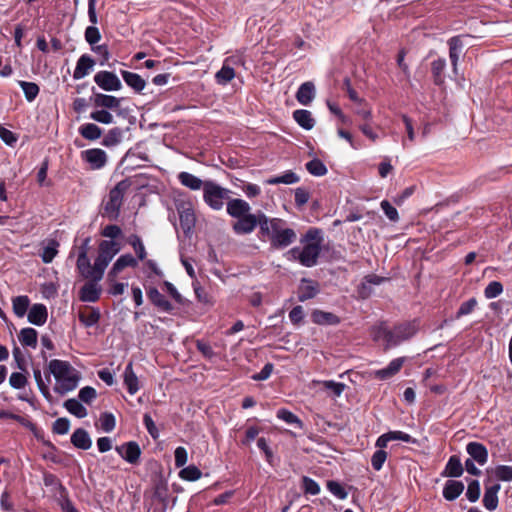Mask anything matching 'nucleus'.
<instances>
[{
    "label": "nucleus",
    "instance_id": "obj_1",
    "mask_svg": "<svg viewBox=\"0 0 512 512\" xmlns=\"http://www.w3.org/2000/svg\"><path fill=\"white\" fill-rule=\"evenodd\" d=\"M324 241L323 231L317 227H310L300 238V247H293L287 252L288 259L298 261L304 267H314L322 251Z\"/></svg>",
    "mask_w": 512,
    "mask_h": 512
},
{
    "label": "nucleus",
    "instance_id": "obj_2",
    "mask_svg": "<svg viewBox=\"0 0 512 512\" xmlns=\"http://www.w3.org/2000/svg\"><path fill=\"white\" fill-rule=\"evenodd\" d=\"M285 222L279 218L263 217L261 223V236L268 238L273 249H284L297 239L295 230L285 228Z\"/></svg>",
    "mask_w": 512,
    "mask_h": 512
},
{
    "label": "nucleus",
    "instance_id": "obj_3",
    "mask_svg": "<svg viewBox=\"0 0 512 512\" xmlns=\"http://www.w3.org/2000/svg\"><path fill=\"white\" fill-rule=\"evenodd\" d=\"M49 374L46 375L48 382H50V374L56 380L54 391L60 395H64L74 390L79 382L77 371L67 361L53 359L48 365Z\"/></svg>",
    "mask_w": 512,
    "mask_h": 512
},
{
    "label": "nucleus",
    "instance_id": "obj_4",
    "mask_svg": "<svg viewBox=\"0 0 512 512\" xmlns=\"http://www.w3.org/2000/svg\"><path fill=\"white\" fill-rule=\"evenodd\" d=\"M155 470L151 474V507L152 512H165L169 508L170 496L167 480L161 473L156 462L153 463Z\"/></svg>",
    "mask_w": 512,
    "mask_h": 512
},
{
    "label": "nucleus",
    "instance_id": "obj_5",
    "mask_svg": "<svg viewBox=\"0 0 512 512\" xmlns=\"http://www.w3.org/2000/svg\"><path fill=\"white\" fill-rule=\"evenodd\" d=\"M128 191V179H123L116 184L109 192L108 199L103 201L102 215L110 221H116L120 214V208L125 194Z\"/></svg>",
    "mask_w": 512,
    "mask_h": 512
},
{
    "label": "nucleus",
    "instance_id": "obj_6",
    "mask_svg": "<svg viewBox=\"0 0 512 512\" xmlns=\"http://www.w3.org/2000/svg\"><path fill=\"white\" fill-rule=\"evenodd\" d=\"M417 330L418 328L415 321L405 322L396 325L393 330L380 328L378 331V337H383L386 342L385 349H389L412 338L416 334Z\"/></svg>",
    "mask_w": 512,
    "mask_h": 512
},
{
    "label": "nucleus",
    "instance_id": "obj_7",
    "mask_svg": "<svg viewBox=\"0 0 512 512\" xmlns=\"http://www.w3.org/2000/svg\"><path fill=\"white\" fill-rule=\"evenodd\" d=\"M231 191L222 187L212 180H206L203 200L204 202L215 211L222 210L225 203L230 200Z\"/></svg>",
    "mask_w": 512,
    "mask_h": 512
},
{
    "label": "nucleus",
    "instance_id": "obj_8",
    "mask_svg": "<svg viewBox=\"0 0 512 512\" xmlns=\"http://www.w3.org/2000/svg\"><path fill=\"white\" fill-rule=\"evenodd\" d=\"M267 217L264 213L259 212L257 215L248 213L237 219L233 223L232 229L237 235H245L252 233L257 226L261 229L262 218ZM261 234V230H259Z\"/></svg>",
    "mask_w": 512,
    "mask_h": 512
},
{
    "label": "nucleus",
    "instance_id": "obj_9",
    "mask_svg": "<svg viewBox=\"0 0 512 512\" xmlns=\"http://www.w3.org/2000/svg\"><path fill=\"white\" fill-rule=\"evenodd\" d=\"M110 261L98 252V256L91 265L90 259H88L87 267H79L77 270L83 278H93L94 280H101L103 278L105 269L107 268Z\"/></svg>",
    "mask_w": 512,
    "mask_h": 512
},
{
    "label": "nucleus",
    "instance_id": "obj_10",
    "mask_svg": "<svg viewBox=\"0 0 512 512\" xmlns=\"http://www.w3.org/2000/svg\"><path fill=\"white\" fill-rule=\"evenodd\" d=\"M96 1L97 0H88V17L89 21L93 24L92 26H88L85 30V40L90 45H95L100 39L101 34L99 29L95 26L97 24V14H96Z\"/></svg>",
    "mask_w": 512,
    "mask_h": 512
},
{
    "label": "nucleus",
    "instance_id": "obj_11",
    "mask_svg": "<svg viewBox=\"0 0 512 512\" xmlns=\"http://www.w3.org/2000/svg\"><path fill=\"white\" fill-rule=\"evenodd\" d=\"M95 83L105 91H118L122 84L117 75L110 71H99L94 76Z\"/></svg>",
    "mask_w": 512,
    "mask_h": 512
},
{
    "label": "nucleus",
    "instance_id": "obj_12",
    "mask_svg": "<svg viewBox=\"0 0 512 512\" xmlns=\"http://www.w3.org/2000/svg\"><path fill=\"white\" fill-rule=\"evenodd\" d=\"M88 281L81 287L79 291V299L83 302L94 303L99 300L102 289L98 285L100 280L86 278Z\"/></svg>",
    "mask_w": 512,
    "mask_h": 512
},
{
    "label": "nucleus",
    "instance_id": "obj_13",
    "mask_svg": "<svg viewBox=\"0 0 512 512\" xmlns=\"http://www.w3.org/2000/svg\"><path fill=\"white\" fill-rule=\"evenodd\" d=\"M463 38V35H457L448 40L449 58L454 74H458V61L464 50Z\"/></svg>",
    "mask_w": 512,
    "mask_h": 512
},
{
    "label": "nucleus",
    "instance_id": "obj_14",
    "mask_svg": "<svg viewBox=\"0 0 512 512\" xmlns=\"http://www.w3.org/2000/svg\"><path fill=\"white\" fill-rule=\"evenodd\" d=\"M147 296L150 302L158 308V310L170 314L174 313V306L170 301L166 299V297L159 292V290L155 287H150L147 291Z\"/></svg>",
    "mask_w": 512,
    "mask_h": 512
},
{
    "label": "nucleus",
    "instance_id": "obj_15",
    "mask_svg": "<svg viewBox=\"0 0 512 512\" xmlns=\"http://www.w3.org/2000/svg\"><path fill=\"white\" fill-rule=\"evenodd\" d=\"M501 486L499 483L493 482L491 483L488 481V483H485V492L483 496V505L484 507L489 510L493 511L498 506V492L500 490Z\"/></svg>",
    "mask_w": 512,
    "mask_h": 512
},
{
    "label": "nucleus",
    "instance_id": "obj_16",
    "mask_svg": "<svg viewBox=\"0 0 512 512\" xmlns=\"http://www.w3.org/2000/svg\"><path fill=\"white\" fill-rule=\"evenodd\" d=\"M83 159L88 162L93 169H100L106 164V153L102 149L93 148L82 151Z\"/></svg>",
    "mask_w": 512,
    "mask_h": 512
},
{
    "label": "nucleus",
    "instance_id": "obj_17",
    "mask_svg": "<svg viewBox=\"0 0 512 512\" xmlns=\"http://www.w3.org/2000/svg\"><path fill=\"white\" fill-rule=\"evenodd\" d=\"M466 452L470 458L475 460L479 465H484L488 461V450L486 446L480 442H469L466 445Z\"/></svg>",
    "mask_w": 512,
    "mask_h": 512
},
{
    "label": "nucleus",
    "instance_id": "obj_18",
    "mask_svg": "<svg viewBox=\"0 0 512 512\" xmlns=\"http://www.w3.org/2000/svg\"><path fill=\"white\" fill-rule=\"evenodd\" d=\"M251 206L243 199L235 198L227 202L226 211L233 218H240L250 213Z\"/></svg>",
    "mask_w": 512,
    "mask_h": 512
},
{
    "label": "nucleus",
    "instance_id": "obj_19",
    "mask_svg": "<svg viewBox=\"0 0 512 512\" xmlns=\"http://www.w3.org/2000/svg\"><path fill=\"white\" fill-rule=\"evenodd\" d=\"M405 362V357L393 359L387 367L376 370L374 375L379 380H387L396 375L402 368Z\"/></svg>",
    "mask_w": 512,
    "mask_h": 512
},
{
    "label": "nucleus",
    "instance_id": "obj_20",
    "mask_svg": "<svg viewBox=\"0 0 512 512\" xmlns=\"http://www.w3.org/2000/svg\"><path fill=\"white\" fill-rule=\"evenodd\" d=\"M48 317V311L44 304L36 303L33 304L28 312L29 323L42 326L46 323Z\"/></svg>",
    "mask_w": 512,
    "mask_h": 512
},
{
    "label": "nucleus",
    "instance_id": "obj_21",
    "mask_svg": "<svg viewBox=\"0 0 512 512\" xmlns=\"http://www.w3.org/2000/svg\"><path fill=\"white\" fill-rule=\"evenodd\" d=\"M180 226L185 234L191 232L195 226L196 218L192 208L181 205L178 208Z\"/></svg>",
    "mask_w": 512,
    "mask_h": 512
},
{
    "label": "nucleus",
    "instance_id": "obj_22",
    "mask_svg": "<svg viewBox=\"0 0 512 512\" xmlns=\"http://www.w3.org/2000/svg\"><path fill=\"white\" fill-rule=\"evenodd\" d=\"M315 94L316 90L314 83L307 81L301 84L298 88L296 92V99L300 104L307 106L313 101Z\"/></svg>",
    "mask_w": 512,
    "mask_h": 512
},
{
    "label": "nucleus",
    "instance_id": "obj_23",
    "mask_svg": "<svg viewBox=\"0 0 512 512\" xmlns=\"http://www.w3.org/2000/svg\"><path fill=\"white\" fill-rule=\"evenodd\" d=\"M319 293V286L317 282L309 279H302V284L299 286L298 300L305 302L314 298Z\"/></svg>",
    "mask_w": 512,
    "mask_h": 512
},
{
    "label": "nucleus",
    "instance_id": "obj_24",
    "mask_svg": "<svg viewBox=\"0 0 512 512\" xmlns=\"http://www.w3.org/2000/svg\"><path fill=\"white\" fill-rule=\"evenodd\" d=\"M94 65V59L88 54H83L77 61L73 73V78L76 80L84 78L86 75L89 74V71L93 68Z\"/></svg>",
    "mask_w": 512,
    "mask_h": 512
},
{
    "label": "nucleus",
    "instance_id": "obj_25",
    "mask_svg": "<svg viewBox=\"0 0 512 512\" xmlns=\"http://www.w3.org/2000/svg\"><path fill=\"white\" fill-rule=\"evenodd\" d=\"M130 246L137 256V259L130 256V268H134L138 265V260L142 261L146 258L147 253L141 238L137 235H130Z\"/></svg>",
    "mask_w": 512,
    "mask_h": 512
},
{
    "label": "nucleus",
    "instance_id": "obj_26",
    "mask_svg": "<svg viewBox=\"0 0 512 512\" xmlns=\"http://www.w3.org/2000/svg\"><path fill=\"white\" fill-rule=\"evenodd\" d=\"M312 321L318 325H338L340 323V317L332 312H326L316 309L311 315Z\"/></svg>",
    "mask_w": 512,
    "mask_h": 512
},
{
    "label": "nucleus",
    "instance_id": "obj_27",
    "mask_svg": "<svg viewBox=\"0 0 512 512\" xmlns=\"http://www.w3.org/2000/svg\"><path fill=\"white\" fill-rule=\"evenodd\" d=\"M178 180L181 185L189 188L190 190L197 191L202 189L204 191L206 181L201 180L189 172H180L178 174Z\"/></svg>",
    "mask_w": 512,
    "mask_h": 512
},
{
    "label": "nucleus",
    "instance_id": "obj_28",
    "mask_svg": "<svg viewBox=\"0 0 512 512\" xmlns=\"http://www.w3.org/2000/svg\"><path fill=\"white\" fill-rule=\"evenodd\" d=\"M71 443L78 449L88 450L92 446L89 433L83 428H77L71 435Z\"/></svg>",
    "mask_w": 512,
    "mask_h": 512
},
{
    "label": "nucleus",
    "instance_id": "obj_29",
    "mask_svg": "<svg viewBox=\"0 0 512 512\" xmlns=\"http://www.w3.org/2000/svg\"><path fill=\"white\" fill-rule=\"evenodd\" d=\"M464 491V484L458 480H447L443 488V497L448 501L458 498Z\"/></svg>",
    "mask_w": 512,
    "mask_h": 512
},
{
    "label": "nucleus",
    "instance_id": "obj_30",
    "mask_svg": "<svg viewBox=\"0 0 512 512\" xmlns=\"http://www.w3.org/2000/svg\"><path fill=\"white\" fill-rule=\"evenodd\" d=\"M463 472L464 468L459 456L452 455L448 459L442 475L451 478H458L462 476Z\"/></svg>",
    "mask_w": 512,
    "mask_h": 512
},
{
    "label": "nucleus",
    "instance_id": "obj_31",
    "mask_svg": "<svg viewBox=\"0 0 512 512\" xmlns=\"http://www.w3.org/2000/svg\"><path fill=\"white\" fill-rule=\"evenodd\" d=\"M293 119L305 130H311L315 126V119L309 110L297 109L293 112Z\"/></svg>",
    "mask_w": 512,
    "mask_h": 512
},
{
    "label": "nucleus",
    "instance_id": "obj_32",
    "mask_svg": "<svg viewBox=\"0 0 512 512\" xmlns=\"http://www.w3.org/2000/svg\"><path fill=\"white\" fill-rule=\"evenodd\" d=\"M120 249L121 245L117 240H102L98 252L111 261Z\"/></svg>",
    "mask_w": 512,
    "mask_h": 512
},
{
    "label": "nucleus",
    "instance_id": "obj_33",
    "mask_svg": "<svg viewBox=\"0 0 512 512\" xmlns=\"http://www.w3.org/2000/svg\"><path fill=\"white\" fill-rule=\"evenodd\" d=\"M299 181H300V177L295 172H293L291 170H287L282 175L268 178L265 181V183L268 185H277V184L290 185V184L298 183Z\"/></svg>",
    "mask_w": 512,
    "mask_h": 512
},
{
    "label": "nucleus",
    "instance_id": "obj_34",
    "mask_svg": "<svg viewBox=\"0 0 512 512\" xmlns=\"http://www.w3.org/2000/svg\"><path fill=\"white\" fill-rule=\"evenodd\" d=\"M446 68V59L437 58L431 63V72L433 76V82L435 85H442L444 83V70Z\"/></svg>",
    "mask_w": 512,
    "mask_h": 512
},
{
    "label": "nucleus",
    "instance_id": "obj_35",
    "mask_svg": "<svg viewBox=\"0 0 512 512\" xmlns=\"http://www.w3.org/2000/svg\"><path fill=\"white\" fill-rule=\"evenodd\" d=\"M18 339L23 346L35 349L37 347L38 332L31 327L23 328L18 335Z\"/></svg>",
    "mask_w": 512,
    "mask_h": 512
},
{
    "label": "nucleus",
    "instance_id": "obj_36",
    "mask_svg": "<svg viewBox=\"0 0 512 512\" xmlns=\"http://www.w3.org/2000/svg\"><path fill=\"white\" fill-rule=\"evenodd\" d=\"M121 99L102 93H94V104L97 107L115 109L119 106Z\"/></svg>",
    "mask_w": 512,
    "mask_h": 512
},
{
    "label": "nucleus",
    "instance_id": "obj_37",
    "mask_svg": "<svg viewBox=\"0 0 512 512\" xmlns=\"http://www.w3.org/2000/svg\"><path fill=\"white\" fill-rule=\"evenodd\" d=\"M79 133L87 140H97L102 135V130L96 124L86 123L79 127Z\"/></svg>",
    "mask_w": 512,
    "mask_h": 512
},
{
    "label": "nucleus",
    "instance_id": "obj_38",
    "mask_svg": "<svg viewBox=\"0 0 512 512\" xmlns=\"http://www.w3.org/2000/svg\"><path fill=\"white\" fill-rule=\"evenodd\" d=\"M12 304L14 314L21 318L24 317V315L27 313L30 305V299L26 295L17 296L13 298Z\"/></svg>",
    "mask_w": 512,
    "mask_h": 512
},
{
    "label": "nucleus",
    "instance_id": "obj_39",
    "mask_svg": "<svg viewBox=\"0 0 512 512\" xmlns=\"http://www.w3.org/2000/svg\"><path fill=\"white\" fill-rule=\"evenodd\" d=\"M64 407L69 413L73 414L77 418H84L87 416V409L77 399L71 398L64 402Z\"/></svg>",
    "mask_w": 512,
    "mask_h": 512
},
{
    "label": "nucleus",
    "instance_id": "obj_40",
    "mask_svg": "<svg viewBox=\"0 0 512 512\" xmlns=\"http://www.w3.org/2000/svg\"><path fill=\"white\" fill-rule=\"evenodd\" d=\"M306 170L313 176L321 177L327 174L325 164L318 158H314L305 164Z\"/></svg>",
    "mask_w": 512,
    "mask_h": 512
},
{
    "label": "nucleus",
    "instance_id": "obj_41",
    "mask_svg": "<svg viewBox=\"0 0 512 512\" xmlns=\"http://www.w3.org/2000/svg\"><path fill=\"white\" fill-rule=\"evenodd\" d=\"M19 86L22 88L25 98L28 102H32L39 94L40 88L34 82L18 81Z\"/></svg>",
    "mask_w": 512,
    "mask_h": 512
},
{
    "label": "nucleus",
    "instance_id": "obj_42",
    "mask_svg": "<svg viewBox=\"0 0 512 512\" xmlns=\"http://www.w3.org/2000/svg\"><path fill=\"white\" fill-rule=\"evenodd\" d=\"M327 489L331 494H333L336 498L343 500L347 498L348 491L344 484L335 481V480H329L327 481Z\"/></svg>",
    "mask_w": 512,
    "mask_h": 512
},
{
    "label": "nucleus",
    "instance_id": "obj_43",
    "mask_svg": "<svg viewBox=\"0 0 512 512\" xmlns=\"http://www.w3.org/2000/svg\"><path fill=\"white\" fill-rule=\"evenodd\" d=\"M91 241V238L90 237H86L82 244L79 246L78 248V258H77V263H76V267L77 269L79 267H87L88 265V250H89V243Z\"/></svg>",
    "mask_w": 512,
    "mask_h": 512
},
{
    "label": "nucleus",
    "instance_id": "obj_44",
    "mask_svg": "<svg viewBox=\"0 0 512 512\" xmlns=\"http://www.w3.org/2000/svg\"><path fill=\"white\" fill-rule=\"evenodd\" d=\"M277 418L285 421L287 424L296 425L298 428L303 427V422L299 419V417L288 409H279L277 411Z\"/></svg>",
    "mask_w": 512,
    "mask_h": 512
},
{
    "label": "nucleus",
    "instance_id": "obj_45",
    "mask_svg": "<svg viewBox=\"0 0 512 512\" xmlns=\"http://www.w3.org/2000/svg\"><path fill=\"white\" fill-rule=\"evenodd\" d=\"M235 77V71L232 67L223 65L215 74L216 82L220 85L228 84Z\"/></svg>",
    "mask_w": 512,
    "mask_h": 512
},
{
    "label": "nucleus",
    "instance_id": "obj_46",
    "mask_svg": "<svg viewBox=\"0 0 512 512\" xmlns=\"http://www.w3.org/2000/svg\"><path fill=\"white\" fill-rule=\"evenodd\" d=\"M99 421H100L101 429L104 432L109 433L112 430H114L115 425H116V419L112 413H110V412L101 413Z\"/></svg>",
    "mask_w": 512,
    "mask_h": 512
},
{
    "label": "nucleus",
    "instance_id": "obj_47",
    "mask_svg": "<svg viewBox=\"0 0 512 512\" xmlns=\"http://www.w3.org/2000/svg\"><path fill=\"white\" fill-rule=\"evenodd\" d=\"M477 304L478 302L475 297H472L467 301L463 302L455 314V319H460L461 317L472 313L476 308Z\"/></svg>",
    "mask_w": 512,
    "mask_h": 512
},
{
    "label": "nucleus",
    "instance_id": "obj_48",
    "mask_svg": "<svg viewBox=\"0 0 512 512\" xmlns=\"http://www.w3.org/2000/svg\"><path fill=\"white\" fill-rule=\"evenodd\" d=\"M201 475H202L201 470L199 468H197L195 465L187 466V467L183 468L179 473V476L183 480H187V481H196V480L200 479Z\"/></svg>",
    "mask_w": 512,
    "mask_h": 512
},
{
    "label": "nucleus",
    "instance_id": "obj_49",
    "mask_svg": "<svg viewBox=\"0 0 512 512\" xmlns=\"http://www.w3.org/2000/svg\"><path fill=\"white\" fill-rule=\"evenodd\" d=\"M122 139V131L119 128L111 129L104 137L102 144L106 147L114 146L120 143Z\"/></svg>",
    "mask_w": 512,
    "mask_h": 512
},
{
    "label": "nucleus",
    "instance_id": "obj_50",
    "mask_svg": "<svg viewBox=\"0 0 512 512\" xmlns=\"http://www.w3.org/2000/svg\"><path fill=\"white\" fill-rule=\"evenodd\" d=\"M126 267H128V253L122 254L117 261L113 264L108 277L110 279L115 278L119 272L124 270Z\"/></svg>",
    "mask_w": 512,
    "mask_h": 512
},
{
    "label": "nucleus",
    "instance_id": "obj_51",
    "mask_svg": "<svg viewBox=\"0 0 512 512\" xmlns=\"http://www.w3.org/2000/svg\"><path fill=\"white\" fill-rule=\"evenodd\" d=\"M325 390L330 391L333 396L339 397L346 388V385L341 382H335L333 380H325L322 382Z\"/></svg>",
    "mask_w": 512,
    "mask_h": 512
},
{
    "label": "nucleus",
    "instance_id": "obj_52",
    "mask_svg": "<svg viewBox=\"0 0 512 512\" xmlns=\"http://www.w3.org/2000/svg\"><path fill=\"white\" fill-rule=\"evenodd\" d=\"M79 319L86 327H91L99 321L100 312L97 309H92L89 313H80Z\"/></svg>",
    "mask_w": 512,
    "mask_h": 512
},
{
    "label": "nucleus",
    "instance_id": "obj_53",
    "mask_svg": "<svg viewBox=\"0 0 512 512\" xmlns=\"http://www.w3.org/2000/svg\"><path fill=\"white\" fill-rule=\"evenodd\" d=\"M302 489L304 493L310 495H317L320 492L319 484L308 476L302 477Z\"/></svg>",
    "mask_w": 512,
    "mask_h": 512
},
{
    "label": "nucleus",
    "instance_id": "obj_54",
    "mask_svg": "<svg viewBox=\"0 0 512 512\" xmlns=\"http://www.w3.org/2000/svg\"><path fill=\"white\" fill-rule=\"evenodd\" d=\"M70 420L66 417L58 418L52 426L54 434L65 435L69 432Z\"/></svg>",
    "mask_w": 512,
    "mask_h": 512
},
{
    "label": "nucleus",
    "instance_id": "obj_55",
    "mask_svg": "<svg viewBox=\"0 0 512 512\" xmlns=\"http://www.w3.org/2000/svg\"><path fill=\"white\" fill-rule=\"evenodd\" d=\"M494 475L500 481H512V466L498 465L494 469Z\"/></svg>",
    "mask_w": 512,
    "mask_h": 512
},
{
    "label": "nucleus",
    "instance_id": "obj_56",
    "mask_svg": "<svg viewBox=\"0 0 512 512\" xmlns=\"http://www.w3.org/2000/svg\"><path fill=\"white\" fill-rule=\"evenodd\" d=\"M503 292V285L499 281L490 282L485 290L484 295L487 299H493Z\"/></svg>",
    "mask_w": 512,
    "mask_h": 512
},
{
    "label": "nucleus",
    "instance_id": "obj_57",
    "mask_svg": "<svg viewBox=\"0 0 512 512\" xmlns=\"http://www.w3.org/2000/svg\"><path fill=\"white\" fill-rule=\"evenodd\" d=\"M33 375L36 381V384L38 386L39 391L41 394L47 399L50 400L51 394L49 392V388L47 384L43 381L41 371L39 368H34Z\"/></svg>",
    "mask_w": 512,
    "mask_h": 512
},
{
    "label": "nucleus",
    "instance_id": "obj_58",
    "mask_svg": "<svg viewBox=\"0 0 512 512\" xmlns=\"http://www.w3.org/2000/svg\"><path fill=\"white\" fill-rule=\"evenodd\" d=\"M466 497L470 502H476L480 497V483L478 480H471L468 483Z\"/></svg>",
    "mask_w": 512,
    "mask_h": 512
},
{
    "label": "nucleus",
    "instance_id": "obj_59",
    "mask_svg": "<svg viewBox=\"0 0 512 512\" xmlns=\"http://www.w3.org/2000/svg\"><path fill=\"white\" fill-rule=\"evenodd\" d=\"M27 382V377L21 372H13L9 378V384L14 389L24 388Z\"/></svg>",
    "mask_w": 512,
    "mask_h": 512
},
{
    "label": "nucleus",
    "instance_id": "obj_60",
    "mask_svg": "<svg viewBox=\"0 0 512 512\" xmlns=\"http://www.w3.org/2000/svg\"><path fill=\"white\" fill-rule=\"evenodd\" d=\"M387 459V452L378 449L374 452L371 458V465L374 470L379 471L382 469L384 462Z\"/></svg>",
    "mask_w": 512,
    "mask_h": 512
},
{
    "label": "nucleus",
    "instance_id": "obj_61",
    "mask_svg": "<svg viewBox=\"0 0 512 512\" xmlns=\"http://www.w3.org/2000/svg\"><path fill=\"white\" fill-rule=\"evenodd\" d=\"M57 246H58V243L55 242V241H52L51 244H49L48 246H46L43 249V252L41 254V258H42V261L44 263L52 262V260L54 259V257L58 253L57 248H56Z\"/></svg>",
    "mask_w": 512,
    "mask_h": 512
},
{
    "label": "nucleus",
    "instance_id": "obj_62",
    "mask_svg": "<svg viewBox=\"0 0 512 512\" xmlns=\"http://www.w3.org/2000/svg\"><path fill=\"white\" fill-rule=\"evenodd\" d=\"M97 396L96 390L91 386H85L80 389L78 397L80 401L90 404Z\"/></svg>",
    "mask_w": 512,
    "mask_h": 512
},
{
    "label": "nucleus",
    "instance_id": "obj_63",
    "mask_svg": "<svg viewBox=\"0 0 512 512\" xmlns=\"http://www.w3.org/2000/svg\"><path fill=\"white\" fill-rule=\"evenodd\" d=\"M384 214L390 221L397 222L399 220V214L395 207L387 200H383L380 204Z\"/></svg>",
    "mask_w": 512,
    "mask_h": 512
},
{
    "label": "nucleus",
    "instance_id": "obj_64",
    "mask_svg": "<svg viewBox=\"0 0 512 512\" xmlns=\"http://www.w3.org/2000/svg\"><path fill=\"white\" fill-rule=\"evenodd\" d=\"M90 118L103 124H110L113 122L112 114L104 109L92 112L90 114Z\"/></svg>",
    "mask_w": 512,
    "mask_h": 512
}]
</instances>
